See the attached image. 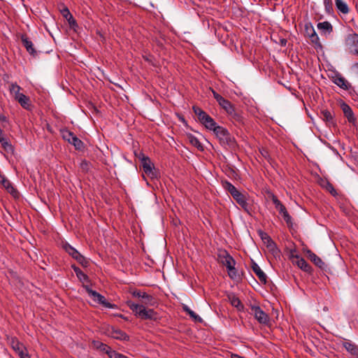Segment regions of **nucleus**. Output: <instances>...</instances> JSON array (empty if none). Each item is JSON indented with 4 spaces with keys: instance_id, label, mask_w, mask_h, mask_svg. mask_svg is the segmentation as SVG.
Masks as SVG:
<instances>
[{
    "instance_id": "f257e3e1",
    "label": "nucleus",
    "mask_w": 358,
    "mask_h": 358,
    "mask_svg": "<svg viewBox=\"0 0 358 358\" xmlns=\"http://www.w3.org/2000/svg\"><path fill=\"white\" fill-rule=\"evenodd\" d=\"M129 308L142 320H156L157 313L152 309H147L143 304H136L131 301L127 302Z\"/></svg>"
},
{
    "instance_id": "f03ea898",
    "label": "nucleus",
    "mask_w": 358,
    "mask_h": 358,
    "mask_svg": "<svg viewBox=\"0 0 358 358\" xmlns=\"http://www.w3.org/2000/svg\"><path fill=\"white\" fill-rule=\"evenodd\" d=\"M213 132L219 139V141L222 146H229L230 148L235 147V139L227 129L219 126L217 128H215V131Z\"/></svg>"
},
{
    "instance_id": "7ed1b4c3",
    "label": "nucleus",
    "mask_w": 358,
    "mask_h": 358,
    "mask_svg": "<svg viewBox=\"0 0 358 358\" xmlns=\"http://www.w3.org/2000/svg\"><path fill=\"white\" fill-rule=\"evenodd\" d=\"M218 259L227 267L229 277L234 278L237 271L235 268L236 262L234 258L226 250H223L218 255Z\"/></svg>"
},
{
    "instance_id": "20e7f679",
    "label": "nucleus",
    "mask_w": 358,
    "mask_h": 358,
    "mask_svg": "<svg viewBox=\"0 0 358 358\" xmlns=\"http://www.w3.org/2000/svg\"><path fill=\"white\" fill-rule=\"evenodd\" d=\"M141 160V165L143 172L150 178H155L157 176V172L155 170L153 164L148 157H145L143 153L135 154Z\"/></svg>"
},
{
    "instance_id": "39448f33",
    "label": "nucleus",
    "mask_w": 358,
    "mask_h": 358,
    "mask_svg": "<svg viewBox=\"0 0 358 358\" xmlns=\"http://www.w3.org/2000/svg\"><path fill=\"white\" fill-rule=\"evenodd\" d=\"M272 201L275 204V208L279 211V213L282 216L284 220L286 222L287 227L292 228L293 226L292 217L288 213L285 206L278 200L277 196L272 195Z\"/></svg>"
},
{
    "instance_id": "423d86ee",
    "label": "nucleus",
    "mask_w": 358,
    "mask_h": 358,
    "mask_svg": "<svg viewBox=\"0 0 358 358\" xmlns=\"http://www.w3.org/2000/svg\"><path fill=\"white\" fill-rule=\"evenodd\" d=\"M345 45L350 53L358 55V34H348L345 39Z\"/></svg>"
},
{
    "instance_id": "0eeeda50",
    "label": "nucleus",
    "mask_w": 358,
    "mask_h": 358,
    "mask_svg": "<svg viewBox=\"0 0 358 358\" xmlns=\"http://www.w3.org/2000/svg\"><path fill=\"white\" fill-rule=\"evenodd\" d=\"M251 309L255 319L259 323L266 325L269 323L268 315L259 306H252Z\"/></svg>"
},
{
    "instance_id": "6e6552de",
    "label": "nucleus",
    "mask_w": 358,
    "mask_h": 358,
    "mask_svg": "<svg viewBox=\"0 0 358 358\" xmlns=\"http://www.w3.org/2000/svg\"><path fill=\"white\" fill-rule=\"evenodd\" d=\"M343 347L353 357L358 358V345L350 340L343 339Z\"/></svg>"
},
{
    "instance_id": "1a4fd4ad",
    "label": "nucleus",
    "mask_w": 358,
    "mask_h": 358,
    "mask_svg": "<svg viewBox=\"0 0 358 358\" xmlns=\"http://www.w3.org/2000/svg\"><path fill=\"white\" fill-rule=\"evenodd\" d=\"M234 199L243 208L246 212H249L250 206L247 202L246 196L238 191L233 196Z\"/></svg>"
},
{
    "instance_id": "9d476101",
    "label": "nucleus",
    "mask_w": 358,
    "mask_h": 358,
    "mask_svg": "<svg viewBox=\"0 0 358 358\" xmlns=\"http://www.w3.org/2000/svg\"><path fill=\"white\" fill-rule=\"evenodd\" d=\"M199 122L205 126V127L209 130L215 131V128H217V125L215 120L207 113L203 115V117H201Z\"/></svg>"
},
{
    "instance_id": "9b49d317",
    "label": "nucleus",
    "mask_w": 358,
    "mask_h": 358,
    "mask_svg": "<svg viewBox=\"0 0 358 358\" xmlns=\"http://www.w3.org/2000/svg\"><path fill=\"white\" fill-rule=\"evenodd\" d=\"M21 41L22 45L26 48L27 51L33 56L36 55V51L34 48V44L31 42V41L29 40V38L27 37L26 34H22L21 36Z\"/></svg>"
},
{
    "instance_id": "f8f14e48",
    "label": "nucleus",
    "mask_w": 358,
    "mask_h": 358,
    "mask_svg": "<svg viewBox=\"0 0 358 358\" xmlns=\"http://www.w3.org/2000/svg\"><path fill=\"white\" fill-rule=\"evenodd\" d=\"M251 267L253 272L259 278V281L263 284H266L267 282V276L264 273V272L260 268L259 265L256 262L252 261Z\"/></svg>"
},
{
    "instance_id": "ddd939ff",
    "label": "nucleus",
    "mask_w": 358,
    "mask_h": 358,
    "mask_svg": "<svg viewBox=\"0 0 358 358\" xmlns=\"http://www.w3.org/2000/svg\"><path fill=\"white\" fill-rule=\"evenodd\" d=\"M261 238L264 244L266 245V247L273 252L275 253L277 252V248L275 243L273 241L271 237L264 232L260 233Z\"/></svg>"
},
{
    "instance_id": "4468645a",
    "label": "nucleus",
    "mask_w": 358,
    "mask_h": 358,
    "mask_svg": "<svg viewBox=\"0 0 358 358\" xmlns=\"http://www.w3.org/2000/svg\"><path fill=\"white\" fill-rule=\"evenodd\" d=\"M341 107L345 117L348 119V122L350 123H354L355 122V117L351 108L345 102L341 103Z\"/></svg>"
},
{
    "instance_id": "2eb2a0df",
    "label": "nucleus",
    "mask_w": 358,
    "mask_h": 358,
    "mask_svg": "<svg viewBox=\"0 0 358 358\" xmlns=\"http://www.w3.org/2000/svg\"><path fill=\"white\" fill-rule=\"evenodd\" d=\"M8 341L11 348L16 353L25 350L24 345L21 343L15 337L8 338Z\"/></svg>"
},
{
    "instance_id": "dca6fc26",
    "label": "nucleus",
    "mask_w": 358,
    "mask_h": 358,
    "mask_svg": "<svg viewBox=\"0 0 358 358\" xmlns=\"http://www.w3.org/2000/svg\"><path fill=\"white\" fill-rule=\"evenodd\" d=\"M333 79L334 83L343 90H348L350 87V83L340 74L336 75Z\"/></svg>"
},
{
    "instance_id": "f3484780",
    "label": "nucleus",
    "mask_w": 358,
    "mask_h": 358,
    "mask_svg": "<svg viewBox=\"0 0 358 358\" xmlns=\"http://www.w3.org/2000/svg\"><path fill=\"white\" fill-rule=\"evenodd\" d=\"M306 253L308 255V257L309 259L313 262L317 266H318L320 268H323L324 266V262L317 257L315 253H313L311 250H307Z\"/></svg>"
},
{
    "instance_id": "a211bd4d",
    "label": "nucleus",
    "mask_w": 358,
    "mask_h": 358,
    "mask_svg": "<svg viewBox=\"0 0 358 358\" xmlns=\"http://www.w3.org/2000/svg\"><path fill=\"white\" fill-rule=\"evenodd\" d=\"M93 348H96V350H100L101 352H103L106 353L108 355H110V351H112V349L110 347L107 345L106 344L101 343L99 341H93L92 343Z\"/></svg>"
},
{
    "instance_id": "6ab92c4d",
    "label": "nucleus",
    "mask_w": 358,
    "mask_h": 358,
    "mask_svg": "<svg viewBox=\"0 0 358 358\" xmlns=\"http://www.w3.org/2000/svg\"><path fill=\"white\" fill-rule=\"evenodd\" d=\"M317 27V29L324 34H330L333 31L332 25L327 21L319 22Z\"/></svg>"
},
{
    "instance_id": "aec40b11",
    "label": "nucleus",
    "mask_w": 358,
    "mask_h": 358,
    "mask_svg": "<svg viewBox=\"0 0 358 358\" xmlns=\"http://www.w3.org/2000/svg\"><path fill=\"white\" fill-rule=\"evenodd\" d=\"M19 98L17 99H16V101H17V102L20 104V106L26 109V110H31V101H30V99L24 95V94H22V95H19Z\"/></svg>"
},
{
    "instance_id": "412c9836",
    "label": "nucleus",
    "mask_w": 358,
    "mask_h": 358,
    "mask_svg": "<svg viewBox=\"0 0 358 358\" xmlns=\"http://www.w3.org/2000/svg\"><path fill=\"white\" fill-rule=\"evenodd\" d=\"M218 103L228 113V115L234 113V106L229 101L224 98L222 101Z\"/></svg>"
},
{
    "instance_id": "4be33fe9",
    "label": "nucleus",
    "mask_w": 358,
    "mask_h": 358,
    "mask_svg": "<svg viewBox=\"0 0 358 358\" xmlns=\"http://www.w3.org/2000/svg\"><path fill=\"white\" fill-rule=\"evenodd\" d=\"M1 185L13 197H18L19 192L13 187L12 184L7 178Z\"/></svg>"
},
{
    "instance_id": "5701e85b",
    "label": "nucleus",
    "mask_w": 358,
    "mask_h": 358,
    "mask_svg": "<svg viewBox=\"0 0 358 358\" xmlns=\"http://www.w3.org/2000/svg\"><path fill=\"white\" fill-rule=\"evenodd\" d=\"M295 257L297 259L296 262V264L300 268H301L303 271H304L306 272L311 271L312 268H311L310 265L308 264L304 259L299 258L297 255Z\"/></svg>"
},
{
    "instance_id": "b1692460",
    "label": "nucleus",
    "mask_w": 358,
    "mask_h": 358,
    "mask_svg": "<svg viewBox=\"0 0 358 358\" xmlns=\"http://www.w3.org/2000/svg\"><path fill=\"white\" fill-rule=\"evenodd\" d=\"M111 336L115 339H119L122 341L129 340V336L126 333L120 329L113 330V331L111 332Z\"/></svg>"
},
{
    "instance_id": "393cba45",
    "label": "nucleus",
    "mask_w": 358,
    "mask_h": 358,
    "mask_svg": "<svg viewBox=\"0 0 358 358\" xmlns=\"http://www.w3.org/2000/svg\"><path fill=\"white\" fill-rule=\"evenodd\" d=\"M336 6L337 9L343 14H347L349 13V8L345 2L343 0H335Z\"/></svg>"
},
{
    "instance_id": "a878e982",
    "label": "nucleus",
    "mask_w": 358,
    "mask_h": 358,
    "mask_svg": "<svg viewBox=\"0 0 358 358\" xmlns=\"http://www.w3.org/2000/svg\"><path fill=\"white\" fill-rule=\"evenodd\" d=\"M182 309L195 322H202V319L198 315H196L194 311H192L187 305H183L182 306Z\"/></svg>"
},
{
    "instance_id": "bb28decb",
    "label": "nucleus",
    "mask_w": 358,
    "mask_h": 358,
    "mask_svg": "<svg viewBox=\"0 0 358 358\" xmlns=\"http://www.w3.org/2000/svg\"><path fill=\"white\" fill-rule=\"evenodd\" d=\"M0 143L5 151L10 152H13V148L12 145L3 136L0 137Z\"/></svg>"
},
{
    "instance_id": "cd10ccee",
    "label": "nucleus",
    "mask_w": 358,
    "mask_h": 358,
    "mask_svg": "<svg viewBox=\"0 0 358 358\" xmlns=\"http://www.w3.org/2000/svg\"><path fill=\"white\" fill-rule=\"evenodd\" d=\"M223 188L229 192L231 196H233L236 193L238 192V190L229 182L223 181L222 182Z\"/></svg>"
},
{
    "instance_id": "c85d7f7f",
    "label": "nucleus",
    "mask_w": 358,
    "mask_h": 358,
    "mask_svg": "<svg viewBox=\"0 0 358 358\" xmlns=\"http://www.w3.org/2000/svg\"><path fill=\"white\" fill-rule=\"evenodd\" d=\"M75 273H76L78 278H79V280L84 282H89V278L88 276L85 274L81 270L80 268L76 266H72Z\"/></svg>"
},
{
    "instance_id": "c756f323",
    "label": "nucleus",
    "mask_w": 358,
    "mask_h": 358,
    "mask_svg": "<svg viewBox=\"0 0 358 358\" xmlns=\"http://www.w3.org/2000/svg\"><path fill=\"white\" fill-rule=\"evenodd\" d=\"M188 140L189 141V143L194 145V147H196L199 150H203V147L202 145V144L199 142V139L194 136L192 134H189L188 136Z\"/></svg>"
},
{
    "instance_id": "7c9ffc66",
    "label": "nucleus",
    "mask_w": 358,
    "mask_h": 358,
    "mask_svg": "<svg viewBox=\"0 0 358 358\" xmlns=\"http://www.w3.org/2000/svg\"><path fill=\"white\" fill-rule=\"evenodd\" d=\"M84 288L88 294L94 299V301H97L99 299H101V294L96 292V291L92 290L88 286L85 285Z\"/></svg>"
},
{
    "instance_id": "2f4dec72",
    "label": "nucleus",
    "mask_w": 358,
    "mask_h": 358,
    "mask_svg": "<svg viewBox=\"0 0 358 358\" xmlns=\"http://www.w3.org/2000/svg\"><path fill=\"white\" fill-rule=\"evenodd\" d=\"M21 87L17 85L16 83H12L10 86V91L12 94H14L15 99H17L19 98V95H22V93H20V91Z\"/></svg>"
},
{
    "instance_id": "473e14b6",
    "label": "nucleus",
    "mask_w": 358,
    "mask_h": 358,
    "mask_svg": "<svg viewBox=\"0 0 358 358\" xmlns=\"http://www.w3.org/2000/svg\"><path fill=\"white\" fill-rule=\"evenodd\" d=\"M69 143L73 145L76 150H82L84 148L83 143L76 135L71 140V142Z\"/></svg>"
},
{
    "instance_id": "72a5a7b5",
    "label": "nucleus",
    "mask_w": 358,
    "mask_h": 358,
    "mask_svg": "<svg viewBox=\"0 0 358 358\" xmlns=\"http://www.w3.org/2000/svg\"><path fill=\"white\" fill-rule=\"evenodd\" d=\"M154 298L145 292H143L142 294V303L145 305H153Z\"/></svg>"
},
{
    "instance_id": "f704fd0d",
    "label": "nucleus",
    "mask_w": 358,
    "mask_h": 358,
    "mask_svg": "<svg viewBox=\"0 0 358 358\" xmlns=\"http://www.w3.org/2000/svg\"><path fill=\"white\" fill-rule=\"evenodd\" d=\"M64 248L71 256H72L73 258H75L79 253L74 248L68 243H66L64 245Z\"/></svg>"
},
{
    "instance_id": "c9c22d12",
    "label": "nucleus",
    "mask_w": 358,
    "mask_h": 358,
    "mask_svg": "<svg viewBox=\"0 0 358 358\" xmlns=\"http://www.w3.org/2000/svg\"><path fill=\"white\" fill-rule=\"evenodd\" d=\"M321 115H322V118L327 122H329V123L333 122V116L329 111H328L327 110H324L321 112Z\"/></svg>"
},
{
    "instance_id": "e433bc0d",
    "label": "nucleus",
    "mask_w": 358,
    "mask_h": 358,
    "mask_svg": "<svg viewBox=\"0 0 358 358\" xmlns=\"http://www.w3.org/2000/svg\"><path fill=\"white\" fill-rule=\"evenodd\" d=\"M229 300L233 306L236 307L238 309L243 308V306L242 305L240 299L235 296H229Z\"/></svg>"
},
{
    "instance_id": "4c0bfd02",
    "label": "nucleus",
    "mask_w": 358,
    "mask_h": 358,
    "mask_svg": "<svg viewBox=\"0 0 358 358\" xmlns=\"http://www.w3.org/2000/svg\"><path fill=\"white\" fill-rule=\"evenodd\" d=\"M63 138L69 142H71V140L75 136L74 134L69 130H64L62 131Z\"/></svg>"
},
{
    "instance_id": "58836bf2",
    "label": "nucleus",
    "mask_w": 358,
    "mask_h": 358,
    "mask_svg": "<svg viewBox=\"0 0 358 358\" xmlns=\"http://www.w3.org/2000/svg\"><path fill=\"white\" fill-rule=\"evenodd\" d=\"M74 259H76L83 266L87 267L89 264L88 261L80 253H78Z\"/></svg>"
},
{
    "instance_id": "ea45409f",
    "label": "nucleus",
    "mask_w": 358,
    "mask_h": 358,
    "mask_svg": "<svg viewBox=\"0 0 358 358\" xmlns=\"http://www.w3.org/2000/svg\"><path fill=\"white\" fill-rule=\"evenodd\" d=\"M325 10L327 13L331 14L333 12V3L331 0H324Z\"/></svg>"
},
{
    "instance_id": "a19ab883",
    "label": "nucleus",
    "mask_w": 358,
    "mask_h": 358,
    "mask_svg": "<svg viewBox=\"0 0 358 358\" xmlns=\"http://www.w3.org/2000/svg\"><path fill=\"white\" fill-rule=\"evenodd\" d=\"M194 113L197 116L198 120H199L201 117H203V115L206 113L204 110L197 106H193L192 108Z\"/></svg>"
},
{
    "instance_id": "79ce46f5",
    "label": "nucleus",
    "mask_w": 358,
    "mask_h": 358,
    "mask_svg": "<svg viewBox=\"0 0 358 358\" xmlns=\"http://www.w3.org/2000/svg\"><path fill=\"white\" fill-rule=\"evenodd\" d=\"M98 303L108 308H113L115 307V305L108 302L106 301V298L102 295H101V299H99Z\"/></svg>"
},
{
    "instance_id": "37998d69",
    "label": "nucleus",
    "mask_w": 358,
    "mask_h": 358,
    "mask_svg": "<svg viewBox=\"0 0 358 358\" xmlns=\"http://www.w3.org/2000/svg\"><path fill=\"white\" fill-rule=\"evenodd\" d=\"M311 32V36L310 37L311 42L315 44H317L319 43V38L314 29V28H310L309 29Z\"/></svg>"
},
{
    "instance_id": "c03bdc74",
    "label": "nucleus",
    "mask_w": 358,
    "mask_h": 358,
    "mask_svg": "<svg viewBox=\"0 0 358 358\" xmlns=\"http://www.w3.org/2000/svg\"><path fill=\"white\" fill-rule=\"evenodd\" d=\"M66 20L68 21L70 27L76 29V28L78 27V24L73 15H71V17H69Z\"/></svg>"
},
{
    "instance_id": "a18cd8bd",
    "label": "nucleus",
    "mask_w": 358,
    "mask_h": 358,
    "mask_svg": "<svg viewBox=\"0 0 358 358\" xmlns=\"http://www.w3.org/2000/svg\"><path fill=\"white\" fill-rule=\"evenodd\" d=\"M110 358H126L127 357L117 352L115 350L110 351V355H108Z\"/></svg>"
},
{
    "instance_id": "49530a36",
    "label": "nucleus",
    "mask_w": 358,
    "mask_h": 358,
    "mask_svg": "<svg viewBox=\"0 0 358 358\" xmlns=\"http://www.w3.org/2000/svg\"><path fill=\"white\" fill-rule=\"evenodd\" d=\"M61 13L62 16L66 20L69 17H71V16L72 15L67 7H64L63 9H62Z\"/></svg>"
},
{
    "instance_id": "de8ad7c7",
    "label": "nucleus",
    "mask_w": 358,
    "mask_h": 358,
    "mask_svg": "<svg viewBox=\"0 0 358 358\" xmlns=\"http://www.w3.org/2000/svg\"><path fill=\"white\" fill-rule=\"evenodd\" d=\"M229 115H230L234 120H235L237 122H241L242 120V117L238 113H236L235 110L234 113L229 114Z\"/></svg>"
},
{
    "instance_id": "09e8293b",
    "label": "nucleus",
    "mask_w": 358,
    "mask_h": 358,
    "mask_svg": "<svg viewBox=\"0 0 358 358\" xmlns=\"http://www.w3.org/2000/svg\"><path fill=\"white\" fill-rule=\"evenodd\" d=\"M17 355L20 358H30L26 348L25 350L20 351Z\"/></svg>"
},
{
    "instance_id": "8fccbe9b",
    "label": "nucleus",
    "mask_w": 358,
    "mask_h": 358,
    "mask_svg": "<svg viewBox=\"0 0 358 358\" xmlns=\"http://www.w3.org/2000/svg\"><path fill=\"white\" fill-rule=\"evenodd\" d=\"M212 92L213 94L214 98L216 99V101L219 103L222 101V100L224 99L221 95H220L218 93H217L215 91L212 90Z\"/></svg>"
},
{
    "instance_id": "3c124183",
    "label": "nucleus",
    "mask_w": 358,
    "mask_h": 358,
    "mask_svg": "<svg viewBox=\"0 0 358 358\" xmlns=\"http://www.w3.org/2000/svg\"><path fill=\"white\" fill-rule=\"evenodd\" d=\"M143 292H141L138 290H134L131 292L132 295L134 296H136V297H138V298H141L142 299V294H143Z\"/></svg>"
},
{
    "instance_id": "603ef678",
    "label": "nucleus",
    "mask_w": 358,
    "mask_h": 358,
    "mask_svg": "<svg viewBox=\"0 0 358 358\" xmlns=\"http://www.w3.org/2000/svg\"><path fill=\"white\" fill-rule=\"evenodd\" d=\"M310 28H313V27L311 25H310V26L308 24L306 25V34L309 36V38L311 36V32L309 29Z\"/></svg>"
},
{
    "instance_id": "864d4df0",
    "label": "nucleus",
    "mask_w": 358,
    "mask_h": 358,
    "mask_svg": "<svg viewBox=\"0 0 358 358\" xmlns=\"http://www.w3.org/2000/svg\"><path fill=\"white\" fill-rule=\"evenodd\" d=\"M0 122H7V117L3 114H0Z\"/></svg>"
},
{
    "instance_id": "5fc2aeb1",
    "label": "nucleus",
    "mask_w": 358,
    "mask_h": 358,
    "mask_svg": "<svg viewBox=\"0 0 358 358\" xmlns=\"http://www.w3.org/2000/svg\"><path fill=\"white\" fill-rule=\"evenodd\" d=\"M6 179V178L4 176L0 175V183L2 184L4 182V180Z\"/></svg>"
},
{
    "instance_id": "6e6d98bb",
    "label": "nucleus",
    "mask_w": 358,
    "mask_h": 358,
    "mask_svg": "<svg viewBox=\"0 0 358 358\" xmlns=\"http://www.w3.org/2000/svg\"><path fill=\"white\" fill-rule=\"evenodd\" d=\"M6 179V178L4 176L0 175V183L2 184L4 182V180Z\"/></svg>"
},
{
    "instance_id": "4d7b16f0",
    "label": "nucleus",
    "mask_w": 358,
    "mask_h": 358,
    "mask_svg": "<svg viewBox=\"0 0 358 358\" xmlns=\"http://www.w3.org/2000/svg\"><path fill=\"white\" fill-rule=\"evenodd\" d=\"M231 358H245L236 354H231Z\"/></svg>"
},
{
    "instance_id": "13d9d810",
    "label": "nucleus",
    "mask_w": 358,
    "mask_h": 358,
    "mask_svg": "<svg viewBox=\"0 0 358 358\" xmlns=\"http://www.w3.org/2000/svg\"><path fill=\"white\" fill-rule=\"evenodd\" d=\"M332 189H331L330 192L332 194H334L336 193V191L335 189L332 187L331 188Z\"/></svg>"
},
{
    "instance_id": "bf43d9fd",
    "label": "nucleus",
    "mask_w": 358,
    "mask_h": 358,
    "mask_svg": "<svg viewBox=\"0 0 358 358\" xmlns=\"http://www.w3.org/2000/svg\"><path fill=\"white\" fill-rule=\"evenodd\" d=\"M3 136L2 135V129L0 128V137Z\"/></svg>"
},
{
    "instance_id": "052dcab7",
    "label": "nucleus",
    "mask_w": 358,
    "mask_h": 358,
    "mask_svg": "<svg viewBox=\"0 0 358 358\" xmlns=\"http://www.w3.org/2000/svg\"><path fill=\"white\" fill-rule=\"evenodd\" d=\"M126 358H127V357H126Z\"/></svg>"
}]
</instances>
